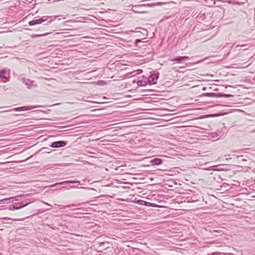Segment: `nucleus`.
Here are the masks:
<instances>
[{
    "mask_svg": "<svg viewBox=\"0 0 255 255\" xmlns=\"http://www.w3.org/2000/svg\"><path fill=\"white\" fill-rule=\"evenodd\" d=\"M55 19V17L52 18L51 16H43L42 17H39L37 19H34L33 20L30 21L28 22V24L30 26L34 25L36 24H40L42 22H44L46 21H48L47 23H45V25H48L49 23H51Z\"/></svg>",
    "mask_w": 255,
    "mask_h": 255,
    "instance_id": "1",
    "label": "nucleus"
},
{
    "mask_svg": "<svg viewBox=\"0 0 255 255\" xmlns=\"http://www.w3.org/2000/svg\"><path fill=\"white\" fill-rule=\"evenodd\" d=\"M10 70L6 69H2L0 70V81L2 83H6L9 81V74Z\"/></svg>",
    "mask_w": 255,
    "mask_h": 255,
    "instance_id": "2",
    "label": "nucleus"
},
{
    "mask_svg": "<svg viewBox=\"0 0 255 255\" xmlns=\"http://www.w3.org/2000/svg\"><path fill=\"white\" fill-rule=\"evenodd\" d=\"M30 202H25V203L23 202H20V203H15L13 204L10 205L9 206L8 209L9 210H18L20 209H21L23 207H25L27 205H28Z\"/></svg>",
    "mask_w": 255,
    "mask_h": 255,
    "instance_id": "3",
    "label": "nucleus"
},
{
    "mask_svg": "<svg viewBox=\"0 0 255 255\" xmlns=\"http://www.w3.org/2000/svg\"><path fill=\"white\" fill-rule=\"evenodd\" d=\"M40 106H23L17 107L15 108L12 109L9 111H5V112H10V111H15V112H20V111H25L28 110H30L32 109H34L37 108L38 107H40Z\"/></svg>",
    "mask_w": 255,
    "mask_h": 255,
    "instance_id": "4",
    "label": "nucleus"
},
{
    "mask_svg": "<svg viewBox=\"0 0 255 255\" xmlns=\"http://www.w3.org/2000/svg\"><path fill=\"white\" fill-rule=\"evenodd\" d=\"M21 81L22 83L27 86V88L30 89L31 87H37V85L35 81L31 80L29 79H26L25 78H22Z\"/></svg>",
    "mask_w": 255,
    "mask_h": 255,
    "instance_id": "5",
    "label": "nucleus"
},
{
    "mask_svg": "<svg viewBox=\"0 0 255 255\" xmlns=\"http://www.w3.org/2000/svg\"><path fill=\"white\" fill-rule=\"evenodd\" d=\"M159 75V73L158 72L150 74L148 78V83L150 85L156 84Z\"/></svg>",
    "mask_w": 255,
    "mask_h": 255,
    "instance_id": "6",
    "label": "nucleus"
},
{
    "mask_svg": "<svg viewBox=\"0 0 255 255\" xmlns=\"http://www.w3.org/2000/svg\"><path fill=\"white\" fill-rule=\"evenodd\" d=\"M67 144V142L63 140H59L53 142L50 146L52 148H60L64 147Z\"/></svg>",
    "mask_w": 255,
    "mask_h": 255,
    "instance_id": "7",
    "label": "nucleus"
},
{
    "mask_svg": "<svg viewBox=\"0 0 255 255\" xmlns=\"http://www.w3.org/2000/svg\"><path fill=\"white\" fill-rule=\"evenodd\" d=\"M69 183H78L80 184V182L79 181H75V180H66L61 182L56 183L54 184H52L50 186L51 187H54L57 185H65Z\"/></svg>",
    "mask_w": 255,
    "mask_h": 255,
    "instance_id": "8",
    "label": "nucleus"
},
{
    "mask_svg": "<svg viewBox=\"0 0 255 255\" xmlns=\"http://www.w3.org/2000/svg\"><path fill=\"white\" fill-rule=\"evenodd\" d=\"M189 57L188 56H179L176 58L171 59L170 61L172 62H176L177 63H181L183 61L189 60Z\"/></svg>",
    "mask_w": 255,
    "mask_h": 255,
    "instance_id": "9",
    "label": "nucleus"
},
{
    "mask_svg": "<svg viewBox=\"0 0 255 255\" xmlns=\"http://www.w3.org/2000/svg\"><path fill=\"white\" fill-rule=\"evenodd\" d=\"M163 160L161 158H155L150 160L151 165H160L162 164Z\"/></svg>",
    "mask_w": 255,
    "mask_h": 255,
    "instance_id": "10",
    "label": "nucleus"
},
{
    "mask_svg": "<svg viewBox=\"0 0 255 255\" xmlns=\"http://www.w3.org/2000/svg\"><path fill=\"white\" fill-rule=\"evenodd\" d=\"M201 97H212V98H218V93H204L201 95Z\"/></svg>",
    "mask_w": 255,
    "mask_h": 255,
    "instance_id": "11",
    "label": "nucleus"
},
{
    "mask_svg": "<svg viewBox=\"0 0 255 255\" xmlns=\"http://www.w3.org/2000/svg\"><path fill=\"white\" fill-rule=\"evenodd\" d=\"M233 95L231 94H223L222 93H218V98L221 97H225V98H230L231 97H233Z\"/></svg>",
    "mask_w": 255,
    "mask_h": 255,
    "instance_id": "12",
    "label": "nucleus"
},
{
    "mask_svg": "<svg viewBox=\"0 0 255 255\" xmlns=\"http://www.w3.org/2000/svg\"><path fill=\"white\" fill-rule=\"evenodd\" d=\"M224 115H225L224 113H217V114H215L209 115L208 116V117H217L223 116Z\"/></svg>",
    "mask_w": 255,
    "mask_h": 255,
    "instance_id": "13",
    "label": "nucleus"
},
{
    "mask_svg": "<svg viewBox=\"0 0 255 255\" xmlns=\"http://www.w3.org/2000/svg\"><path fill=\"white\" fill-rule=\"evenodd\" d=\"M137 203L139 204L140 205H148L149 204H150L149 202H146V201H145L143 200H138L137 201Z\"/></svg>",
    "mask_w": 255,
    "mask_h": 255,
    "instance_id": "14",
    "label": "nucleus"
},
{
    "mask_svg": "<svg viewBox=\"0 0 255 255\" xmlns=\"http://www.w3.org/2000/svg\"><path fill=\"white\" fill-rule=\"evenodd\" d=\"M49 33H43V34H33L31 37L32 38H36V37H40V36H45V35H47V34H48Z\"/></svg>",
    "mask_w": 255,
    "mask_h": 255,
    "instance_id": "15",
    "label": "nucleus"
},
{
    "mask_svg": "<svg viewBox=\"0 0 255 255\" xmlns=\"http://www.w3.org/2000/svg\"><path fill=\"white\" fill-rule=\"evenodd\" d=\"M10 199H12V200H13V198H10V199H2V200H0V204H2V203H8V201H9Z\"/></svg>",
    "mask_w": 255,
    "mask_h": 255,
    "instance_id": "16",
    "label": "nucleus"
},
{
    "mask_svg": "<svg viewBox=\"0 0 255 255\" xmlns=\"http://www.w3.org/2000/svg\"><path fill=\"white\" fill-rule=\"evenodd\" d=\"M145 82L142 81V80H138L137 82V84L139 86H142L145 85Z\"/></svg>",
    "mask_w": 255,
    "mask_h": 255,
    "instance_id": "17",
    "label": "nucleus"
},
{
    "mask_svg": "<svg viewBox=\"0 0 255 255\" xmlns=\"http://www.w3.org/2000/svg\"><path fill=\"white\" fill-rule=\"evenodd\" d=\"M237 158H238V159L239 161H247L246 159H245L244 158H243V156H238Z\"/></svg>",
    "mask_w": 255,
    "mask_h": 255,
    "instance_id": "18",
    "label": "nucleus"
},
{
    "mask_svg": "<svg viewBox=\"0 0 255 255\" xmlns=\"http://www.w3.org/2000/svg\"><path fill=\"white\" fill-rule=\"evenodd\" d=\"M141 42V40L140 39H136L135 40V45H137L138 43H140Z\"/></svg>",
    "mask_w": 255,
    "mask_h": 255,
    "instance_id": "19",
    "label": "nucleus"
},
{
    "mask_svg": "<svg viewBox=\"0 0 255 255\" xmlns=\"http://www.w3.org/2000/svg\"><path fill=\"white\" fill-rule=\"evenodd\" d=\"M208 255H220V252H214Z\"/></svg>",
    "mask_w": 255,
    "mask_h": 255,
    "instance_id": "20",
    "label": "nucleus"
},
{
    "mask_svg": "<svg viewBox=\"0 0 255 255\" xmlns=\"http://www.w3.org/2000/svg\"><path fill=\"white\" fill-rule=\"evenodd\" d=\"M221 132L220 131H218L217 132H216L215 133H212L213 134H215L216 136H219L221 134Z\"/></svg>",
    "mask_w": 255,
    "mask_h": 255,
    "instance_id": "21",
    "label": "nucleus"
},
{
    "mask_svg": "<svg viewBox=\"0 0 255 255\" xmlns=\"http://www.w3.org/2000/svg\"><path fill=\"white\" fill-rule=\"evenodd\" d=\"M143 72V70L142 69H138L136 70V74H140Z\"/></svg>",
    "mask_w": 255,
    "mask_h": 255,
    "instance_id": "22",
    "label": "nucleus"
},
{
    "mask_svg": "<svg viewBox=\"0 0 255 255\" xmlns=\"http://www.w3.org/2000/svg\"><path fill=\"white\" fill-rule=\"evenodd\" d=\"M220 255H234L231 253H224L220 252Z\"/></svg>",
    "mask_w": 255,
    "mask_h": 255,
    "instance_id": "23",
    "label": "nucleus"
},
{
    "mask_svg": "<svg viewBox=\"0 0 255 255\" xmlns=\"http://www.w3.org/2000/svg\"><path fill=\"white\" fill-rule=\"evenodd\" d=\"M247 46V45L246 44H243V45H237L236 47H246Z\"/></svg>",
    "mask_w": 255,
    "mask_h": 255,
    "instance_id": "24",
    "label": "nucleus"
},
{
    "mask_svg": "<svg viewBox=\"0 0 255 255\" xmlns=\"http://www.w3.org/2000/svg\"><path fill=\"white\" fill-rule=\"evenodd\" d=\"M216 170H217V171H223V170H225V169H224L223 168H219L218 169H216Z\"/></svg>",
    "mask_w": 255,
    "mask_h": 255,
    "instance_id": "25",
    "label": "nucleus"
},
{
    "mask_svg": "<svg viewBox=\"0 0 255 255\" xmlns=\"http://www.w3.org/2000/svg\"><path fill=\"white\" fill-rule=\"evenodd\" d=\"M42 202L46 205H47L48 206H50V207H51V205L49 204H48V203H46V202H45L44 201H42Z\"/></svg>",
    "mask_w": 255,
    "mask_h": 255,
    "instance_id": "26",
    "label": "nucleus"
},
{
    "mask_svg": "<svg viewBox=\"0 0 255 255\" xmlns=\"http://www.w3.org/2000/svg\"><path fill=\"white\" fill-rule=\"evenodd\" d=\"M18 198L17 197H15V201H17L18 200V198Z\"/></svg>",
    "mask_w": 255,
    "mask_h": 255,
    "instance_id": "27",
    "label": "nucleus"
},
{
    "mask_svg": "<svg viewBox=\"0 0 255 255\" xmlns=\"http://www.w3.org/2000/svg\"><path fill=\"white\" fill-rule=\"evenodd\" d=\"M71 188H76V186H71Z\"/></svg>",
    "mask_w": 255,
    "mask_h": 255,
    "instance_id": "28",
    "label": "nucleus"
},
{
    "mask_svg": "<svg viewBox=\"0 0 255 255\" xmlns=\"http://www.w3.org/2000/svg\"><path fill=\"white\" fill-rule=\"evenodd\" d=\"M206 87H204V88H203V89H202V90H206Z\"/></svg>",
    "mask_w": 255,
    "mask_h": 255,
    "instance_id": "29",
    "label": "nucleus"
}]
</instances>
